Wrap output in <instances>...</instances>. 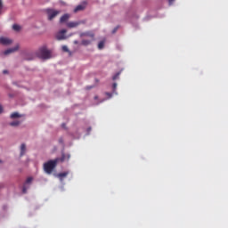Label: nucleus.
Here are the masks:
<instances>
[{
  "label": "nucleus",
  "instance_id": "obj_1",
  "mask_svg": "<svg viewBox=\"0 0 228 228\" xmlns=\"http://www.w3.org/2000/svg\"><path fill=\"white\" fill-rule=\"evenodd\" d=\"M59 163V159H50L47 162L44 163V171L47 175H52L53 170L56 168L57 165Z\"/></svg>",
  "mask_w": 228,
  "mask_h": 228
},
{
  "label": "nucleus",
  "instance_id": "obj_2",
  "mask_svg": "<svg viewBox=\"0 0 228 228\" xmlns=\"http://www.w3.org/2000/svg\"><path fill=\"white\" fill-rule=\"evenodd\" d=\"M36 54L37 57L40 58L41 60H50V58H52V53L47 49L46 46L40 47Z\"/></svg>",
  "mask_w": 228,
  "mask_h": 228
},
{
  "label": "nucleus",
  "instance_id": "obj_3",
  "mask_svg": "<svg viewBox=\"0 0 228 228\" xmlns=\"http://www.w3.org/2000/svg\"><path fill=\"white\" fill-rule=\"evenodd\" d=\"M44 12L47 17V20H53L54 18L57 15H60V13H61V11L55 10L53 8H46L44 10Z\"/></svg>",
  "mask_w": 228,
  "mask_h": 228
},
{
  "label": "nucleus",
  "instance_id": "obj_4",
  "mask_svg": "<svg viewBox=\"0 0 228 228\" xmlns=\"http://www.w3.org/2000/svg\"><path fill=\"white\" fill-rule=\"evenodd\" d=\"M87 6V2H83L82 4L77 5L74 9V13H77V12H83L86 10Z\"/></svg>",
  "mask_w": 228,
  "mask_h": 228
},
{
  "label": "nucleus",
  "instance_id": "obj_5",
  "mask_svg": "<svg viewBox=\"0 0 228 228\" xmlns=\"http://www.w3.org/2000/svg\"><path fill=\"white\" fill-rule=\"evenodd\" d=\"M70 159V154H65L62 153L61 158H56V160H58V163H63L68 162Z\"/></svg>",
  "mask_w": 228,
  "mask_h": 228
},
{
  "label": "nucleus",
  "instance_id": "obj_6",
  "mask_svg": "<svg viewBox=\"0 0 228 228\" xmlns=\"http://www.w3.org/2000/svg\"><path fill=\"white\" fill-rule=\"evenodd\" d=\"M66 33H67V30L66 29H61V31H59L57 34H56V39L57 40H65L66 38Z\"/></svg>",
  "mask_w": 228,
  "mask_h": 228
},
{
  "label": "nucleus",
  "instance_id": "obj_7",
  "mask_svg": "<svg viewBox=\"0 0 228 228\" xmlns=\"http://www.w3.org/2000/svg\"><path fill=\"white\" fill-rule=\"evenodd\" d=\"M37 53H27L25 56H24V60L26 61H32V60H35L37 58Z\"/></svg>",
  "mask_w": 228,
  "mask_h": 228
},
{
  "label": "nucleus",
  "instance_id": "obj_8",
  "mask_svg": "<svg viewBox=\"0 0 228 228\" xmlns=\"http://www.w3.org/2000/svg\"><path fill=\"white\" fill-rule=\"evenodd\" d=\"M0 44H2V45H10L12 44V41L7 37H0Z\"/></svg>",
  "mask_w": 228,
  "mask_h": 228
},
{
  "label": "nucleus",
  "instance_id": "obj_9",
  "mask_svg": "<svg viewBox=\"0 0 228 228\" xmlns=\"http://www.w3.org/2000/svg\"><path fill=\"white\" fill-rule=\"evenodd\" d=\"M80 24H82V21H69L67 23V28H77Z\"/></svg>",
  "mask_w": 228,
  "mask_h": 228
},
{
  "label": "nucleus",
  "instance_id": "obj_10",
  "mask_svg": "<svg viewBox=\"0 0 228 228\" xmlns=\"http://www.w3.org/2000/svg\"><path fill=\"white\" fill-rule=\"evenodd\" d=\"M18 50H19V45H16L13 48H9V49L5 50L4 52V54H5V55L12 54V53H16V51H18Z\"/></svg>",
  "mask_w": 228,
  "mask_h": 228
},
{
  "label": "nucleus",
  "instance_id": "obj_11",
  "mask_svg": "<svg viewBox=\"0 0 228 228\" xmlns=\"http://www.w3.org/2000/svg\"><path fill=\"white\" fill-rule=\"evenodd\" d=\"M20 157H23L26 154L27 147L25 143H21L20 147Z\"/></svg>",
  "mask_w": 228,
  "mask_h": 228
},
{
  "label": "nucleus",
  "instance_id": "obj_12",
  "mask_svg": "<svg viewBox=\"0 0 228 228\" xmlns=\"http://www.w3.org/2000/svg\"><path fill=\"white\" fill-rule=\"evenodd\" d=\"M69 175V171H66V172L59 173V174L57 175V177H58L61 181H63V179H64L65 177H67Z\"/></svg>",
  "mask_w": 228,
  "mask_h": 228
},
{
  "label": "nucleus",
  "instance_id": "obj_13",
  "mask_svg": "<svg viewBox=\"0 0 228 228\" xmlns=\"http://www.w3.org/2000/svg\"><path fill=\"white\" fill-rule=\"evenodd\" d=\"M80 37H89L92 40H94V34L93 32H83Z\"/></svg>",
  "mask_w": 228,
  "mask_h": 228
},
{
  "label": "nucleus",
  "instance_id": "obj_14",
  "mask_svg": "<svg viewBox=\"0 0 228 228\" xmlns=\"http://www.w3.org/2000/svg\"><path fill=\"white\" fill-rule=\"evenodd\" d=\"M22 116L19 112H12L11 114V119L20 118Z\"/></svg>",
  "mask_w": 228,
  "mask_h": 228
},
{
  "label": "nucleus",
  "instance_id": "obj_15",
  "mask_svg": "<svg viewBox=\"0 0 228 228\" xmlns=\"http://www.w3.org/2000/svg\"><path fill=\"white\" fill-rule=\"evenodd\" d=\"M20 124H21L20 121L15 120V121L9 123V126H11L12 127H18Z\"/></svg>",
  "mask_w": 228,
  "mask_h": 228
},
{
  "label": "nucleus",
  "instance_id": "obj_16",
  "mask_svg": "<svg viewBox=\"0 0 228 228\" xmlns=\"http://www.w3.org/2000/svg\"><path fill=\"white\" fill-rule=\"evenodd\" d=\"M69 14H63L60 18V22H66V20H69Z\"/></svg>",
  "mask_w": 228,
  "mask_h": 228
},
{
  "label": "nucleus",
  "instance_id": "obj_17",
  "mask_svg": "<svg viewBox=\"0 0 228 228\" xmlns=\"http://www.w3.org/2000/svg\"><path fill=\"white\" fill-rule=\"evenodd\" d=\"M92 44V41L91 40H88V39H83L81 41V45H90Z\"/></svg>",
  "mask_w": 228,
  "mask_h": 228
},
{
  "label": "nucleus",
  "instance_id": "obj_18",
  "mask_svg": "<svg viewBox=\"0 0 228 228\" xmlns=\"http://www.w3.org/2000/svg\"><path fill=\"white\" fill-rule=\"evenodd\" d=\"M12 29H14V31H20L21 27L18 24H14L12 25Z\"/></svg>",
  "mask_w": 228,
  "mask_h": 228
},
{
  "label": "nucleus",
  "instance_id": "obj_19",
  "mask_svg": "<svg viewBox=\"0 0 228 228\" xmlns=\"http://www.w3.org/2000/svg\"><path fill=\"white\" fill-rule=\"evenodd\" d=\"M104 41H100L98 44V49H103L104 47Z\"/></svg>",
  "mask_w": 228,
  "mask_h": 228
},
{
  "label": "nucleus",
  "instance_id": "obj_20",
  "mask_svg": "<svg viewBox=\"0 0 228 228\" xmlns=\"http://www.w3.org/2000/svg\"><path fill=\"white\" fill-rule=\"evenodd\" d=\"M61 51H63V53H69V50L67 45H62L61 46Z\"/></svg>",
  "mask_w": 228,
  "mask_h": 228
},
{
  "label": "nucleus",
  "instance_id": "obj_21",
  "mask_svg": "<svg viewBox=\"0 0 228 228\" xmlns=\"http://www.w3.org/2000/svg\"><path fill=\"white\" fill-rule=\"evenodd\" d=\"M33 181V177H28L25 181V184H29L31 183Z\"/></svg>",
  "mask_w": 228,
  "mask_h": 228
},
{
  "label": "nucleus",
  "instance_id": "obj_22",
  "mask_svg": "<svg viewBox=\"0 0 228 228\" xmlns=\"http://www.w3.org/2000/svg\"><path fill=\"white\" fill-rule=\"evenodd\" d=\"M120 76V73H116L113 77H112V80L116 81Z\"/></svg>",
  "mask_w": 228,
  "mask_h": 228
},
{
  "label": "nucleus",
  "instance_id": "obj_23",
  "mask_svg": "<svg viewBox=\"0 0 228 228\" xmlns=\"http://www.w3.org/2000/svg\"><path fill=\"white\" fill-rule=\"evenodd\" d=\"M117 87H118V84H117V83H113V84H112V90H113V93L116 92Z\"/></svg>",
  "mask_w": 228,
  "mask_h": 228
},
{
  "label": "nucleus",
  "instance_id": "obj_24",
  "mask_svg": "<svg viewBox=\"0 0 228 228\" xmlns=\"http://www.w3.org/2000/svg\"><path fill=\"white\" fill-rule=\"evenodd\" d=\"M27 191H28V188L26 187V185H23V187H22V193L26 194Z\"/></svg>",
  "mask_w": 228,
  "mask_h": 228
},
{
  "label": "nucleus",
  "instance_id": "obj_25",
  "mask_svg": "<svg viewBox=\"0 0 228 228\" xmlns=\"http://www.w3.org/2000/svg\"><path fill=\"white\" fill-rule=\"evenodd\" d=\"M105 95L108 96V98H111L112 97V94L111 93H105Z\"/></svg>",
  "mask_w": 228,
  "mask_h": 228
},
{
  "label": "nucleus",
  "instance_id": "obj_26",
  "mask_svg": "<svg viewBox=\"0 0 228 228\" xmlns=\"http://www.w3.org/2000/svg\"><path fill=\"white\" fill-rule=\"evenodd\" d=\"M118 28H119V27H116V28L112 30V33H117Z\"/></svg>",
  "mask_w": 228,
  "mask_h": 228
},
{
  "label": "nucleus",
  "instance_id": "obj_27",
  "mask_svg": "<svg viewBox=\"0 0 228 228\" xmlns=\"http://www.w3.org/2000/svg\"><path fill=\"white\" fill-rule=\"evenodd\" d=\"M3 73H4V75H7L8 74V70L7 69H4Z\"/></svg>",
  "mask_w": 228,
  "mask_h": 228
},
{
  "label": "nucleus",
  "instance_id": "obj_28",
  "mask_svg": "<svg viewBox=\"0 0 228 228\" xmlns=\"http://www.w3.org/2000/svg\"><path fill=\"white\" fill-rule=\"evenodd\" d=\"M93 88H94V86H86V90H91V89H93Z\"/></svg>",
  "mask_w": 228,
  "mask_h": 228
},
{
  "label": "nucleus",
  "instance_id": "obj_29",
  "mask_svg": "<svg viewBox=\"0 0 228 228\" xmlns=\"http://www.w3.org/2000/svg\"><path fill=\"white\" fill-rule=\"evenodd\" d=\"M0 9H3V2L0 0Z\"/></svg>",
  "mask_w": 228,
  "mask_h": 228
},
{
  "label": "nucleus",
  "instance_id": "obj_30",
  "mask_svg": "<svg viewBox=\"0 0 228 228\" xmlns=\"http://www.w3.org/2000/svg\"><path fill=\"white\" fill-rule=\"evenodd\" d=\"M174 1H175V0H168V3H169V4H172V3H174Z\"/></svg>",
  "mask_w": 228,
  "mask_h": 228
},
{
  "label": "nucleus",
  "instance_id": "obj_31",
  "mask_svg": "<svg viewBox=\"0 0 228 228\" xmlns=\"http://www.w3.org/2000/svg\"><path fill=\"white\" fill-rule=\"evenodd\" d=\"M98 99V96H94V100H97Z\"/></svg>",
  "mask_w": 228,
  "mask_h": 228
},
{
  "label": "nucleus",
  "instance_id": "obj_32",
  "mask_svg": "<svg viewBox=\"0 0 228 228\" xmlns=\"http://www.w3.org/2000/svg\"><path fill=\"white\" fill-rule=\"evenodd\" d=\"M91 130H92V128H91V127H89V128H88V132H90Z\"/></svg>",
  "mask_w": 228,
  "mask_h": 228
},
{
  "label": "nucleus",
  "instance_id": "obj_33",
  "mask_svg": "<svg viewBox=\"0 0 228 228\" xmlns=\"http://www.w3.org/2000/svg\"><path fill=\"white\" fill-rule=\"evenodd\" d=\"M61 126H62V127H65V124H62Z\"/></svg>",
  "mask_w": 228,
  "mask_h": 228
},
{
  "label": "nucleus",
  "instance_id": "obj_34",
  "mask_svg": "<svg viewBox=\"0 0 228 228\" xmlns=\"http://www.w3.org/2000/svg\"><path fill=\"white\" fill-rule=\"evenodd\" d=\"M0 163H2V161L0 160Z\"/></svg>",
  "mask_w": 228,
  "mask_h": 228
}]
</instances>
